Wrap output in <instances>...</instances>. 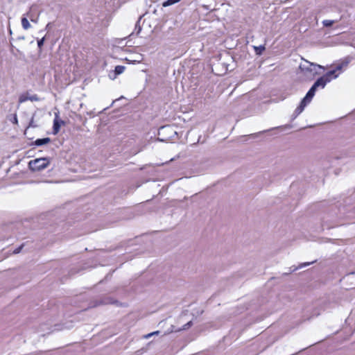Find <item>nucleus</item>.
I'll list each match as a JSON object with an SVG mask.
<instances>
[{"mask_svg": "<svg viewBox=\"0 0 355 355\" xmlns=\"http://www.w3.org/2000/svg\"><path fill=\"white\" fill-rule=\"evenodd\" d=\"M304 62L300 65V69L304 76L309 80H313L314 77L319 73L318 69H323L324 67L320 64L310 62L308 60H304Z\"/></svg>", "mask_w": 355, "mask_h": 355, "instance_id": "nucleus-1", "label": "nucleus"}, {"mask_svg": "<svg viewBox=\"0 0 355 355\" xmlns=\"http://www.w3.org/2000/svg\"><path fill=\"white\" fill-rule=\"evenodd\" d=\"M49 164V162L46 158H40L30 161L28 166L33 171H40L45 168Z\"/></svg>", "mask_w": 355, "mask_h": 355, "instance_id": "nucleus-2", "label": "nucleus"}, {"mask_svg": "<svg viewBox=\"0 0 355 355\" xmlns=\"http://www.w3.org/2000/svg\"><path fill=\"white\" fill-rule=\"evenodd\" d=\"M28 100H29L31 101H39V98H38V96L36 94L30 95L29 94L26 93V94H21L19 96V103H23L26 102Z\"/></svg>", "mask_w": 355, "mask_h": 355, "instance_id": "nucleus-3", "label": "nucleus"}, {"mask_svg": "<svg viewBox=\"0 0 355 355\" xmlns=\"http://www.w3.org/2000/svg\"><path fill=\"white\" fill-rule=\"evenodd\" d=\"M64 124V121L62 120L59 119L58 114H55V116L53 121V134L56 135L59 131L61 127V125Z\"/></svg>", "mask_w": 355, "mask_h": 355, "instance_id": "nucleus-4", "label": "nucleus"}, {"mask_svg": "<svg viewBox=\"0 0 355 355\" xmlns=\"http://www.w3.org/2000/svg\"><path fill=\"white\" fill-rule=\"evenodd\" d=\"M329 82V79L327 77L322 76L318 78L315 83L313 85L315 88L318 89V87L324 88L327 83Z\"/></svg>", "mask_w": 355, "mask_h": 355, "instance_id": "nucleus-5", "label": "nucleus"}, {"mask_svg": "<svg viewBox=\"0 0 355 355\" xmlns=\"http://www.w3.org/2000/svg\"><path fill=\"white\" fill-rule=\"evenodd\" d=\"M308 103V100L304 98L302 100L300 105L296 108L295 113L297 115L300 114L301 112H302V111L304 110V107L306 106Z\"/></svg>", "mask_w": 355, "mask_h": 355, "instance_id": "nucleus-6", "label": "nucleus"}, {"mask_svg": "<svg viewBox=\"0 0 355 355\" xmlns=\"http://www.w3.org/2000/svg\"><path fill=\"white\" fill-rule=\"evenodd\" d=\"M308 103V100L304 98L302 100L300 105L296 108L295 113L297 115L300 114L301 112H302V111L304 110V107L306 106Z\"/></svg>", "mask_w": 355, "mask_h": 355, "instance_id": "nucleus-7", "label": "nucleus"}, {"mask_svg": "<svg viewBox=\"0 0 355 355\" xmlns=\"http://www.w3.org/2000/svg\"><path fill=\"white\" fill-rule=\"evenodd\" d=\"M351 62V58L347 57V58H345L343 60H342V62L338 64L336 67V70H341L343 67H346L348 64Z\"/></svg>", "mask_w": 355, "mask_h": 355, "instance_id": "nucleus-8", "label": "nucleus"}, {"mask_svg": "<svg viewBox=\"0 0 355 355\" xmlns=\"http://www.w3.org/2000/svg\"><path fill=\"white\" fill-rule=\"evenodd\" d=\"M316 90H317V89L315 88V87L312 86L311 87V89L308 91L306 96L304 97V98L308 100V103L311 102V99L313 98V97L315 95Z\"/></svg>", "mask_w": 355, "mask_h": 355, "instance_id": "nucleus-9", "label": "nucleus"}, {"mask_svg": "<svg viewBox=\"0 0 355 355\" xmlns=\"http://www.w3.org/2000/svg\"><path fill=\"white\" fill-rule=\"evenodd\" d=\"M51 141L50 138L46 137L42 139H37L35 141V145L42 146L49 144Z\"/></svg>", "mask_w": 355, "mask_h": 355, "instance_id": "nucleus-10", "label": "nucleus"}, {"mask_svg": "<svg viewBox=\"0 0 355 355\" xmlns=\"http://www.w3.org/2000/svg\"><path fill=\"white\" fill-rule=\"evenodd\" d=\"M21 26L24 29L28 30L31 28V24L27 19V17H24L21 19Z\"/></svg>", "mask_w": 355, "mask_h": 355, "instance_id": "nucleus-11", "label": "nucleus"}, {"mask_svg": "<svg viewBox=\"0 0 355 355\" xmlns=\"http://www.w3.org/2000/svg\"><path fill=\"white\" fill-rule=\"evenodd\" d=\"M124 70H125V67L121 66V65L116 66L115 67V70H114L115 76H114V78H116V76L122 73L124 71Z\"/></svg>", "mask_w": 355, "mask_h": 355, "instance_id": "nucleus-12", "label": "nucleus"}, {"mask_svg": "<svg viewBox=\"0 0 355 355\" xmlns=\"http://www.w3.org/2000/svg\"><path fill=\"white\" fill-rule=\"evenodd\" d=\"M181 0H166V1H164L163 3V6L164 7H167V6H170L171 5H173L176 3H178L179 1H180Z\"/></svg>", "mask_w": 355, "mask_h": 355, "instance_id": "nucleus-13", "label": "nucleus"}, {"mask_svg": "<svg viewBox=\"0 0 355 355\" xmlns=\"http://www.w3.org/2000/svg\"><path fill=\"white\" fill-rule=\"evenodd\" d=\"M192 325V322L191 321H189L188 322L187 324H185L182 328V329H189L191 326ZM182 330V329H175L173 327H172V329L171 331V332H173V331H179Z\"/></svg>", "mask_w": 355, "mask_h": 355, "instance_id": "nucleus-14", "label": "nucleus"}, {"mask_svg": "<svg viewBox=\"0 0 355 355\" xmlns=\"http://www.w3.org/2000/svg\"><path fill=\"white\" fill-rule=\"evenodd\" d=\"M254 49L257 54L261 55V53L265 50V47L261 45L259 46H254Z\"/></svg>", "mask_w": 355, "mask_h": 355, "instance_id": "nucleus-15", "label": "nucleus"}, {"mask_svg": "<svg viewBox=\"0 0 355 355\" xmlns=\"http://www.w3.org/2000/svg\"><path fill=\"white\" fill-rule=\"evenodd\" d=\"M322 24L326 27L331 26L334 24V21L326 19L322 21Z\"/></svg>", "mask_w": 355, "mask_h": 355, "instance_id": "nucleus-16", "label": "nucleus"}, {"mask_svg": "<svg viewBox=\"0 0 355 355\" xmlns=\"http://www.w3.org/2000/svg\"><path fill=\"white\" fill-rule=\"evenodd\" d=\"M336 71V69L329 71L325 75H324L323 76L328 78L329 79V82H330L331 80V76L334 75Z\"/></svg>", "mask_w": 355, "mask_h": 355, "instance_id": "nucleus-17", "label": "nucleus"}, {"mask_svg": "<svg viewBox=\"0 0 355 355\" xmlns=\"http://www.w3.org/2000/svg\"><path fill=\"white\" fill-rule=\"evenodd\" d=\"M159 334V331H153L152 333L144 335V338L146 339H148V338H150L151 336H153L154 335H158Z\"/></svg>", "mask_w": 355, "mask_h": 355, "instance_id": "nucleus-18", "label": "nucleus"}, {"mask_svg": "<svg viewBox=\"0 0 355 355\" xmlns=\"http://www.w3.org/2000/svg\"><path fill=\"white\" fill-rule=\"evenodd\" d=\"M315 262V261H311V262H304V263L300 264L297 268L295 269V270H297V268H302L303 267L308 266H309V265H311V264H312V263H313Z\"/></svg>", "mask_w": 355, "mask_h": 355, "instance_id": "nucleus-19", "label": "nucleus"}, {"mask_svg": "<svg viewBox=\"0 0 355 355\" xmlns=\"http://www.w3.org/2000/svg\"><path fill=\"white\" fill-rule=\"evenodd\" d=\"M44 40H45V37H43L42 39H40V40L37 41V46L40 49H41L42 46H43Z\"/></svg>", "mask_w": 355, "mask_h": 355, "instance_id": "nucleus-20", "label": "nucleus"}, {"mask_svg": "<svg viewBox=\"0 0 355 355\" xmlns=\"http://www.w3.org/2000/svg\"><path fill=\"white\" fill-rule=\"evenodd\" d=\"M12 122H13L14 123H15V124H17V123L18 120H17V114H15V115H14Z\"/></svg>", "mask_w": 355, "mask_h": 355, "instance_id": "nucleus-21", "label": "nucleus"}, {"mask_svg": "<svg viewBox=\"0 0 355 355\" xmlns=\"http://www.w3.org/2000/svg\"><path fill=\"white\" fill-rule=\"evenodd\" d=\"M38 20V17H37L35 19L33 17H31V21L35 23H37Z\"/></svg>", "mask_w": 355, "mask_h": 355, "instance_id": "nucleus-22", "label": "nucleus"}, {"mask_svg": "<svg viewBox=\"0 0 355 355\" xmlns=\"http://www.w3.org/2000/svg\"><path fill=\"white\" fill-rule=\"evenodd\" d=\"M21 247L16 249L15 251H14V253L17 254V253H19L20 252V250H21Z\"/></svg>", "mask_w": 355, "mask_h": 355, "instance_id": "nucleus-23", "label": "nucleus"}, {"mask_svg": "<svg viewBox=\"0 0 355 355\" xmlns=\"http://www.w3.org/2000/svg\"><path fill=\"white\" fill-rule=\"evenodd\" d=\"M26 15H27V17H28L30 19H31V17H33V15L32 14H31V13H27V14H26Z\"/></svg>", "mask_w": 355, "mask_h": 355, "instance_id": "nucleus-24", "label": "nucleus"}, {"mask_svg": "<svg viewBox=\"0 0 355 355\" xmlns=\"http://www.w3.org/2000/svg\"><path fill=\"white\" fill-rule=\"evenodd\" d=\"M109 303H112L111 302H100L99 304H109Z\"/></svg>", "mask_w": 355, "mask_h": 355, "instance_id": "nucleus-25", "label": "nucleus"}, {"mask_svg": "<svg viewBox=\"0 0 355 355\" xmlns=\"http://www.w3.org/2000/svg\"><path fill=\"white\" fill-rule=\"evenodd\" d=\"M50 25H51V24H50V23H49V24L46 25V29H49V28H50Z\"/></svg>", "mask_w": 355, "mask_h": 355, "instance_id": "nucleus-26", "label": "nucleus"}]
</instances>
